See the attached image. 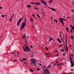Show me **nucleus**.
Here are the masks:
<instances>
[{"label":"nucleus","instance_id":"nucleus-1","mask_svg":"<svg viewBox=\"0 0 74 74\" xmlns=\"http://www.w3.org/2000/svg\"><path fill=\"white\" fill-rule=\"evenodd\" d=\"M26 19H25V22H23L22 24L21 25V27H20V30H22L25 27V26L26 25Z\"/></svg>","mask_w":74,"mask_h":74},{"label":"nucleus","instance_id":"nucleus-2","mask_svg":"<svg viewBox=\"0 0 74 74\" xmlns=\"http://www.w3.org/2000/svg\"><path fill=\"white\" fill-rule=\"evenodd\" d=\"M48 68H47V69L45 70L42 73V74H49L50 72L49 71V70H47Z\"/></svg>","mask_w":74,"mask_h":74},{"label":"nucleus","instance_id":"nucleus-3","mask_svg":"<svg viewBox=\"0 0 74 74\" xmlns=\"http://www.w3.org/2000/svg\"><path fill=\"white\" fill-rule=\"evenodd\" d=\"M30 61H32V62H31V64L35 65V66H37V65H36V63L35 64V61H36V59H31V60Z\"/></svg>","mask_w":74,"mask_h":74},{"label":"nucleus","instance_id":"nucleus-4","mask_svg":"<svg viewBox=\"0 0 74 74\" xmlns=\"http://www.w3.org/2000/svg\"><path fill=\"white\" fill-rule=\"evenodd\" d=\"M23 19V16L22 17V18H20V19L18 20L17 23V26L19 25V23L21 21V20H22Z\"/></svg>","mask_w":74,"mask_h":74},{"label":"nucleus","instance_id":"nucleus-5","mask_svg":"<svg viewBox=\"0 0 74 74\" xmlns=\"http://www.w3.org/2000/svg\"><path fill=\"white\" fill-rule=\"evenodd\" d=\"M60 22L61 23H62V26H63V25H64V23H63V19H62V18H60Z\"/></svg>","mask_w":74,"mask_h":74},{"label":"nucleus","instance_id":"nucleus-6","mask_svg":"<svg viewBox=\"0 0 74 74\" xmlns=\"http://www.w3.org/2000/svg\"><path fill=\"white\" fill-rule=\"evenodd\" d=\"M41 1H42V3L43 4H44L45 5H46V4H47V2H46L45 1H44V0L42 1L41 0Z\"/></svg>","mask_w":74,"mask_h":74},{"label":"nucleus","instance_id":"nucleus-7","mask_svg":"<svg viewBox=\"0 0 74 74\" xmlns=\"http://www.w3.org/2000/svg\"><path fill=\"white\" fill-rule=\"evenodd\" d=\"M25 48L26 50H27V49H29V50H30V48H29V47L27 46H26L25 45Z\"/></svg>","mask_w":74,"mask_h":74},{"label":"nucleus","instance_id":"nucleus-8","mask_svg":"<svg viewBox=\"0 0 74 74\" xmlns=\"http://www.w3.org/2000/svg\"><path fill=\"white\" fill-rule=\"evenodd\" d=\"M69 59H70L71 63V64H73V62H72V59H71V58L70 57V58H69Z\"/></svg>","mask_w":74,"mask_h":74},{"label":"nucleus","instance_id":"nucleus-9","mask_svg":"<svg viewBox=\"0 0 74 74\" xmlns=\"http://www.w3.org/2000/svg\"><path fill=\"white\" fill-rule=\"evenodd\" d=\"M57 41H58V42H59L60 43H62V42L60 40V39H59V38H57Z\"/></svg>","mask_w":74,"mask_h":74},{"label":"nucleus","instance_id":"nucleus-10","mask_svg":"<svg viewBox=\"0 0 74 74\" xmlns=\"http://www.w3.org/2000/svg\"><path fill=\"white\" fill-rule=\"evenodd\" d=\"M35 5H40V3L39 2H36L35 3Z\"/></svg>","mask_w":74,"mask_h":74},{"label":"nucleus","instance_id":"nucleus-11","mask_svg":"<svg viewBox=\"0 0 74 74\" xmlns=\"http://www.w3.org/2000/svg\"><path fill=\"white\" fill-rule=\"evenodd\" d=\"M52 1H53L52 0H51L49 2V4H51V3H52Z\"/></svg>","mask_w":74,"mask_h":74},{"label":"nucleus","instance_id":"nucleus-12","mask_svg":"<svg viewBox=\"0 0 74 74\" xmlns=\"http://www.w3.org/2000/svg\"><path fill=\"white\" fill-rule=\"evenodd\" d=\"M65 34L66 37V45H67V37H66V34Z\"/></svg>","mask_w":74,"mask_h":74},{"label":"nucleus","instance_id":"nucleus-13","mask_svg":"<svg viewBox=\"0 0 74 74\" xmlns=\"http://www.w3.org/2000/svg\"><path fill=\"white\" fill-rule=\"evenodd\" d=\"M23 59V61H26V60H27V59L26 58H22Z\"/></svg>","mask_w":74,"mask_h":74},{"label":"nucleus","instance_id":"nucleus-14","mask_svg":"<svg viewBox=\"0 0 74 74\" xmlns=\"http://www.w3.org/2000/svg\"><path fill=\"white\" fill-rule=\"evenodd\" d=\"M27 7H28V8H31V6H30V5H27Z\"/></svg>","mask_w":74,"mask_h":74},{"label":"nucleus","instance_id":"nucleus-15","mask_svg":"<svg viewBox=\"0 0 74 74\" xmlns=\"http://www.w3.org/2000/svg\"><path fill=\"white\" fill-rule=\"evenodd\" d=\"M30 71H31V72H33V70L30 69H29Z\"/></svg>","mask_w":74,"mask_h":74},{"label":"nucleus","instance_id":"nucleus-16","mask_svg":"<svg viewBox=\"0 0 74 74\" xmlns=\"http://www.w3.org/2000/svg\"><path fill=\"white\" fill-rule=\"evenodd\" d=\"M43 67H44L43 68V69H44L45 68H46V66H45V65H44Z\"/></svg>","mask_w":74,"mask_h":74},{"label":"nucleus","instance_id":"nucleus-17","mask_svg":"<svg viewBox=\"0 0 74 74\" xmlns=\"http://www.w3.org/2000/svg\"><path fill=\"white\" fill-rule=\"evenodd\" d=\"M64 36H63V38H61V41H63V42H64V41H63V38H64Z\"/></svg>","mask_w":74,"mask_h":74},{"label":"nucleus","instance_id":"nucleus-18","mask_svg":"<svg viewBox=\"0 0 74 74\" xmlns=\"http://www.w3.org/2000/svg\"><path fill=\"white\" fill-rule=\"evenodd\" d=\"M51 10H52V11H56V9L52 8V9H51Z\"/></svg>","mask_w":74,"mask_h":74},{"label":"nucleus","instance_id":"nucleus-19","mask_svg":"<svg viewBox=\"0 0 74 74\" xmlns=\"http://www.w3.org/2000/svg\"><path fill=\"white\" fill-rule=\"evenodd\" d=\"M54 21L56 22V23H57L58 22V21H57V20H55V19H54Z\"/></svg>","mask_w":74,"mask_h":74},{"label":"nucleus","instance_id":"nucleus-20","mask_svg":"<svg viewBox=\"0 0 74 74\" xmlns=\"http://www.w3.org/2000/svg\"><path fill=\"white\" fill-rule=\"evenodd\" d=\"M45 49H46L47 50V51H48V48H47V47H45Z\"/></svg>","mask_w":74,"mask_h":74},{"label":"nucleus","instance_id":"nucleus-21","mask_svg":"<svg viewBox=\"0 0 74 74\" xmlns=\"http://www.w3.org/2000/svg\"><path fill=\"white\" fill-rule=\"evenodd\" d=\"M37 16H38V17L39 18H40V15H39L37 14Z\"/></svg>","mask_w":74,"mask_h":74},{"label":"nucleus","instance_id":"nucleus-22","mask_svg":"<svg viewBox=\"0 0 74 74\" xmlns=\"http://www.w3.org/2000/svg\"><path fill=\"white\" fill-rule=\"evenodd\" d=\"M66 29L67 31L68 30H69V28H68L67 27L66 28Z\"/></svg>","mask_w":74,"mask_h":74},{"label":"nucleus","instance_id":"nucleus-23","mask_svg":"<svg viewBox=\"0 0 74 74\" xmlns=\"http://www.w3.org/2000/svg\"><path fill=\"white\" fill-rule=\"evenodd\" d=\"M52 40V38H50V39L49 40V42H50Z\"/></svg>","mask_w":74,"mask_h":74},{"label":"nucleus","instance_id":"nucleus-24","mask_svg":"<svg viewBox=\"0 0 74 74\" xmlns=\"http://www.w3.org/2000/svg\"><path fill=\"white\" fill-rule=\"evenodd\" d=\"M72 64V65H71V67H73V66H74V65L73 64Z\"/></svg>","mask_w":74,"mask_h":74},{"label":"nucleus","instance_id":"nucleus-25","mask_svg":"<svg viewBox=\"0 0 74 74\" xmlns=\"http://www.w3.org/2000/svg\"><path fill=\"white\" fill-rule=\"evenodd\" d=\"M23 49L24 51H26V50H25V48H24V47H23Z\"/></svg>","mask_w":74,"mask_h":74},{"label":"nucleus","instance_id":"nucleus-26","mask_svg":"<svg viewBox=\"0 0 74 74\" xmlns=\"http://www.w3.org/2000/svg\"><path fill=\"white\" fill-rule=\"evenodd\" d=\"M1 16H2V18H4V15L2 14Z\"/></svg>","mask_w":74,"mask_h":74},{"label":"nucleus","instance_id":"nucleus-27","mask_svg":"<svg viewBox=\"0 0 74 74\" xmlns=\"http://www.w3.org/2000/svg\"><path fill=\"white\" fill-rule=\"evenodd\" d=\"M61 51H62V52H63V53H64V50H63L62 49H61Z\"/></svg>","mask_w":74,"mask_h":74},{"label":"nucleus","instance_id":"nucleus-28","mask_svg":"<svg viewBox=\"0 0 74 74\" xmlns=\"http://www.w3.org/2000/svg\"><path fill=\"white\" fill-rule=\"evenodd\" d=\"M48 68L49 69L50 68H51V65H49L48 66Z\"/></svg>","mask_w":74,"mask_h":74},{"label":"nucleus","instance_id":"nucleus-29","mask_svg":"<svg viewBox=\"0 0 74 74\" xmlns=\"http://www.w3.org/2000/svg\"><path fill=\"white\" fill-rule=\"evenodd\" d=\"M9 19V21H10V22H11V18H10Z\"/></svg>","mask_w":74,"mask_h":74},{"label":"nucleus","instance_id":"nucleus-30","mask_svg":"<svg viewBox=\"0 0 74 74\" xmlns=\"http://www.w3.org/2000/svg\"><path fill=\"white\" fill-rule=\"evenodd\" d=\"M63 21H66V20H65V19L64 18H63Z\"/></svg>","mask_w":74,"mask_h":74},{"label":"nucleus","instance_id":"nucleus-31","mask_svg":"<svg viewBox=\"0 0 74 74\" xmlns=\"http://www.w3.org/2000/svg\"><path fill=\"white\" fill-rule=\"evenodd\" d=\"M23 38H25V35L24 34V36H23L22 37Z\"/></svg>","mask_w":74,"mask_h":74},{"label":"nucleus","instance_id":"nucleus-32","mask_svg":"<svg viewBox=\"0 0 74 74\" xmlns=\"http://www.w3.org/2000/svg\"><path fill=\"white\" fill-rule=\"evenodd\" d=\"M49 55V53L46 54V55Z\"/></svg>","mask_w":74,"mask_h":74},{"label":"nucleus","instance_id":"nucleus-33","mask_svg":"<svg viewBox=\"0 0 74 74\" xmlns=\"http://www.w3.org/2000/svg\"><path fill=\"white\" fill-rule=\"evenodd\" d=\"M24 37L25 39H26V36H25V35L24 34Z\"/></svg>","mask_w":74,"mask_h":74},{"label":"nucleus","instance_id":"nucleus-34","mask_svg":"<svg viewBox=\"0 0 74 74\" xmlns=\"http://www.w3.org/2000/svg\"><path fill=\"white\" fill-rule=\"evenodd\" d=\"M31 4H35V3L34 2H32V3H31Z\"/></svg>","mask_w":74,"mask_h":74},{"label":"nucleus","instance_id":"nucleus-35","mask_svg":"<svg viewBox=\"0 0 74 74\" xmlns=\"http://www.w3.org/2000/svg\"><path fill=\"white\" fill-rule=\"evenodd\" d=\"M40 70V69H36V70Z\"/></svg>","mask_w":74,"mask_h":74},{"label":"nucleus","instance_id":"nucleus-36","mask_svg":"<svg viewBox=\"0 0 74 74\" xmlns=\"http://www.w3.org/2000/svg\"><path fill=\"white\" fill-rule=\"evenodd\" d=\"M30 20L31 21H33V19H30Z\"/></svg>","mask_w":74,"mask_h":74},{"label":"nucleus","instance_id":"nucleus-37","mask_svg":"<svg viewBox=\"0 0 74 74\" xmlns=\"http://www.w3.org/2000/svg\"><path fill=\"white\" fill-rule=\"evenodd\" d=\"M38 64H40L41 66H42V64H41L38 63Z\"/></svg>","mask_w":74,"mask_h":74},{"label":"nucleus","instance_id":"nucleus-38","mask_svg":"<svg viewBox=\"0 0 74 74\" xmlns=\"http://www.w3.org/2000/svg\"><path fill=\"white\" fill-rule=\"evenodd\" d=\"M20 60L22 62H23V61H22V60L20 58Z\"/></svg>","mask_w":74,"mask_h":74},{"label":"nucleus","instance_id":"nucleus-39","mask_svg":"<svg viewBox=\"0 0 74 74\" xmlns=\"http://www.w3.org/2000/svg\"><path fill=\"white\" fill-rule=\"evenodd\" d=\"M66 49L67 51H68V50H69V49H68V48H66Z\"/></svg>","mask_w":74,"mask_h":74},{"label":"nucleus","instance_id":"nucleus-40","mask_svg":"<svg viewBox=\"0 0 74 74\" xmlns=\"http://www.w3.org/2000/svg\"><path fill=\"white\" fill-rule=\"evenodd\" d=\"M25 41H26V44H27V40H25Z\"/></svg>","mask_w":74,"mask_h":74},{"label":"nucleus","instance_id":"nucleus-41","mask_svg":"<svg viewBox=\"0 0 74 74\" xmlns=\"http://www.w3.org/2000/svg\"><path fill=\"white\" fill-rule=\"evenodd\" d=\"M71 30H74V28H72L71 29Z\"/></svg>","mask_w":74,"mask_h":74},{"label":"nucleus","instance_id":"nucleus-42","mask_svg":"<svg viewBox=\"0 0 74 74\" xmlns=\"http://www.w3.org/2000/svg\"><path fill=\"white\" fill-rule=\"evenodd\" d=\"M60 65L59 63L58 64V65H57V66H59Z\"/></svg>","mask_w":74,"mask_h":74},{"label":"nucleus","instance_id":"nucleus-43","mask_svg":"<svg viewBox=\"0 0 74 74\" xmlns=\"http://www.w3.org/2000/svg\"><path fill=\"white\" fill-rule=\"evenodd\" d=\"M70 30L71 31V33H73V31H72V30L70 29Z\"/></svg>","mask_w":74,"mask_h":74},{"label":"nucleus","instance_id":"nucleus-44","mask_svg":"<svg viewBox=\"0 0 74 74\" xmlns=\"http://www.w3.org/2000/svg\"><path fill=\"white\" fill-rule=\"evenodd\" d=\"M71 27H72V28H73V26H72V25H71Z\"/></svg>","mask_w":74,"mask_h":74},{"label":"nucleus","instance_id":"nucleus-45","mask_svg":"<svg viewBox=\"0 0 74 74\" xmlns=\"http://www.w3.org/2000/svg\"><path fill=\"white\" fill-rule=\"evenodd\" d=\"M71 56H72V57H73V55L72 54H71Z\"/></svg>","mask_w":74,"mask_h":74},{"label":"nucleus","instance_id":"nucleus-46","mask_svg":"<svg viewBox=\"0 0 74 74\" xmlns=\"http://www.w3.org/2000/svg\"><path fill=\"white\" fill-rule=\"evenodd\" d=\"M2 7H0V9H2Z\"/></svg>","mask_w":74,"mask_h":74},{"label":"nucleus","instance_id":"nucleus-47","mask_svg":"<svg viewBox=\"0 0 74 74\" xmlns=\"http://www.w3.org/2000/svg\"><path fill=\"white\" fill-rule=\"evenodd\" d=\"M71 38H72V39H73V36H71Z\"/></svg>","mask_w":74,"mask_h":74},{"label":"nucleus","instance_id":"nucleus-48","mask_svg":"<svg viewBox=\"0 0 74 74\" xmlns=\"http://www.w3.org/2000/svg\"><path fill=\"white\" fill-rule=\"evenodd\" d=\"M71 11L72 12H74V10H71Z\"/></svg>","mask_w":74,"mask_h":74},{"label":"nucleus","instance_id":"nucleus-49","mask_svg":"<svg viewBox=\"0 0 74 74\" xmlns=\"http://www.w3.org/2000/svg\"><path fill=\"white\" fill-rule=\"evenodd\" d=\"M30 47H31V48H33V47H32V46H30Z\"/></svg>","mask_w":74,"mask_h":74},{"label":"nucleus","instance_id":"nucleus-50","mask_svg":"<svg viewBox=\"0 0 74 74\" xmlns=\"http://www.w3.org/2000/svg\"><path fill=\"white\" fill-rule=\"evenodd\" d=\"M24 63L25 64H26V62H24Z\"/></svg>","mask_w":74,"mask_h":74},{"label":"nucleus","instance_id":"nucleus-51","mask_svg":"<svg viewBox=\"0 0 74 74\" xmlns=\"http://www.w3.org/2000/svg\"><path fill=\"white\" fill-rule=\"evenodd\" d=\"M32 16H34V14H33L32 15Z\"/></svg>","mask_w":74,"mask_h":74},{"label":"nucleus","instance_id":"nucleus-52","mask_svg":"<svg viewBox=\"0 0 74 74\" xmlns=\"http://www.w3.org/2000/svg\"><path fill=\"white\" fill-rule=\"evenodd\" d=\"M63 64L62 63H61L60 64V65H62V64Z\"/></svg>","mask_w":74,"mask_h":74},{"label":"nucleus","instance_id":"nucleus-53","mask_svg":"<svg viewBox=\"0 0 74 74\" xmlns=\"http://www.w3.org/2000/svg\"><path fill=\"white\" fill-rule=\"evenodd\" d=\"M34 8V9H35L36 10L37 9V8Z\"/></svg>","mask_w":74,"mask_h":74},{"label":"nucleus","instance_id":"nucleus-54","mask_svg":"<svg viewBox=\"0 0 74 74\" xmlns=\"http://www.w3.org/2000/svg\"><path fill=\"white\" fill-rule=\"evenodd\" d=\"M49 8H50V9H51V10H52V8L51 7H49Z\"/></svg>","mask_w":74,"mask_h":74},{"label":"nucleus","instance_id":"nucleus-55","mask_svg":"<svg viewBox=\"0 0 74 74\" xmlns=\"http://www.w3.org/2000/svg\"><path fill=\"white\" fill-rule=\"evenodd\" d=\"M14 13L13 14H12V16H14Z\"/></svg>","mask_w":74,"mask_h":74},{"label":"nucleus","instance_id":"nucleus-56","mask_svg":"<svg viewBox=\"0 0 74 74\" xmlns=\"http://www.w3.org/2000/svg\"><path fill=\"white\" fill-rule=\"evenodd\" d=\"M17 60H14V62H16Z\"/></svg>","mask_w":74,"mask_h":74},{"label":"nucleus","instance_id":"nucleus-57","mask_svg":"<svg viewBox=\"0 0 74 74\" xmlns=\"http://www.w3.org/2000/svg\"><path fill=\"white\" fill-rule=\"evenodd\" d=\"M51 20H52V17H51Z\"/></svg>","mask_w":74,"mask_h":74},{"label":"nucleus","instance_id":"nucleus-58","mask_svg":"<svg viewBox=\"0 0 74 74\" xmlns=\"http://www.w3.org/2000/svg\"><path fill=\"white\" fill-rule=\"evenodd\" d=\"M70 18V16L69 17H67V18Z\"/></svg>","mask_w":74,"mask_h":74},{"label":"nucleus","instance_id":"nucleus-59","mask_svg":"<svg viewBox=\"0 0 74 74\" xmlns=\"http://www.w3.org/2000/svg\"><path fill=\"white\" fill-rule=\"evenodd\" d=\"M71 44H70V47H71Z\"/></svg>","mask_w":74,"mask_h":74},{"label":"nucleus","instance_id":"nucleus-60","mask_svg":"<svg viewBox=\"0 0 74 74\" xmlns=\"http://www.w3.org/2000/svg\"><path fill=\"white\" fill-rule=\"evenodd\" d=\"M52 40H53V41H54V39H53V38H52Z\"/></svg>","mask_w":74,"mask_h":74},{"label":"nucleus","instance_id":"nucleus-61","mask_svg":"<svg viewBox=\"0 0 74 74\" xmlns=\"http://www.w3.org/2000/svg\"><path fill=\"white\" fill-rule=\"evenodd\" d=\"M63 56H65V54H63Z\"/></svg>","mask_w":74,"mask_h":74},{"label":"nucleus","instance_id":"nucleus-62","mask_svg":"<svg viewBox=\"0 0 74 74\" xmlns=\"http://www.w3.org/2000/svg\"><path fill=\"white\" fill-rule=\"evenodd\" d=\"M71 71H73V69H71Z\"/></svg>","mask_w":74,"mask_h":74},{"label":"nucleus","instance_id":"nucleus-63","mask_svg":"<svg viewBox=\"0 0 74 74\" xmlns=\"http://www.w3.org/2000/svg\"><path fill=\"white\" fill-rule=\"evenodd\" d=\"M60 34H61V32H60Z\"/></svg>","mask_w":74,"mask_h":74},{"label":"nucleus","instance_id":"nucleus-64","mask_svg":"<svg viewBox=\"0 0 74 74\" xmlns=\"http://www.w3.org/2000/svg\"><path fill=\"white\" fill-rule=\"evenodd\" d=\"M73 28H74V26H73Z\"/></svg>","mask_w":74,"mask_h":74}]
</instances>
